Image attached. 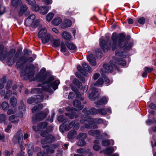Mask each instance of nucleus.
<instances>
[{
    "label": "nucleus",
    "mask_w": 156,
    "mask_h": 156,
    "mask_svg": "<svg viewBox=\"0 0 156 156\" xmlns=\"http://www.w3.org/2000/svg\"><path fill=\"white\" fill-rule=\"evenodd\" d=\"M125 38V36L124 34L120 33L117 35L116 33H114L112 34L111 37L112 41V46L109 38L107 39V41L105 40L100 39V46L105 52L107 51L108 50L110 49L111 47L113 51L115 50L118 45L125 50H128L132 47L133 44L131 42L126 41L123 45Z\"/></svg>",
    "instance_id": "f257e3e1"
},
{
    "label": "nucleus",
    "mask_w": 156,
    "mask_h": 156,
    "mask_svg": "<svg viewBox=\"0 0 156 156\" xmlns=\"http://www.w3.org/2000/svg\"><path fill=\"white\" fill-rule=\"evenodd\" d=\"M46 69L42 68L36 76L38 81L42 82L43 84H47L46 86H43L41 88H37L35 89L36 91L38 94H41L43 91H47L49 93L53 92V89L55 90L58 88L60 83L59 80H56L52 82L55 78L47 72H45Z\"/></svg>",
    "instance_id": "f03ea898"
},
{
    "label": "nucleus",
    "mask_w": 156,
    "mask_h": 156,
    "mask_svg": "<svg viewBox=\"0 0 156 156\" xmlns=\"http://www.w3.org/2000/svg\"><path fill=\"white\" fill-rule=\"evenodd\" d=\"M11 4L17 9L19 16H21L28 9L27 6L23 3L22 0H11Z\"/></svg>",
    "instance_id": "7ed1b4c3"
},
{
    "label": "nucleus",
    "mask_w": 156,
    "mask_h": 156,
    "mask_svg": "<svg viewBox=\"0 0 156 156\" xmlns=\"http://www.w3.org/2000/svg\"><path fill=\"white\" fill-rule=\"evenodd\" d=\"M33 61L34 59L32 57L22 56L19 58L18 61L16 63V66L17 69H21L23 68L25 63L31 62Z\"/></svg>",
    "instance_id": "20e7f679"
},
{
    "label": "nucleus",
    "mask_w": 156,
    "mask_h": 156,
    "mask_svg": "<svg viewBox=\"0 0 156 156\" xmlns=\"http://www.w3.org/2000/svg\"><path fill=\"white\" fill-rule=\"evenodd\" d=\"M38 37L41 38L42 43L45 44L48 43L51 37L50 34L47 32L46 28L41 29L39 32Z\"/></svg>",
    "instance_id": "39448f33"
},
{
    "label": "nucleus",
    "mask_w": 156,
    "mask_h": 156,
    "mask_svg": "<svg viewBox=\"0 0 156 156\" xmlns=\"http://www.w3.org/2000/svg\"><path fill=\"white\" fill-rule=\"evenodd\" d=\"M23 134L21 130H19L13 138V140L15 144L18 143L21 149L23 147Z\"/></svg>",
    "instance_id": "423d86ee"
},
{
    "label": "nucleus",
    "mask_w": 156,
    "mask_h": 156,
    "mask_svg": "<svg viewBox=\"0 0 156 156\" xmlns=\"http://www.w3.org/2000/svg\"><path fill=\"white\" fill-rule=\"evenodd\" d=\"M83 68H82L80 66H77V69L84 75L87 76L88 74L87 73V72H90L91 69L88 64L85 62H83L82 64Z\"/></svg>",
    "instance_id": "0eeeda50"
},
{
    "label": "nucleus",
    "mask_w": 156,
    "mask_h": 156,
    "mask_svg": "<svg viewBox=\"0 0 156 156\" xmlns=\"http://www.w3.org/2000/svg\"><path fill=\"white\" fill-rule=\"evenodd\" d=\"M48 113V112H42L33 116L32 119L33 123L36 124L37 122L43 119L47 116Z\"/></svg>",
    "instance_id": "6e6552de"
},
{
    "label": "nucleus",
    "mask_w": 156,
    "mask_h": 156,
    "mask_svg": "<svg viewBox=\"0 0 156 156\" xmlns=\"http://www.w3.org/2000/svg\"><path fill=\"white\" fill-rule=\"evenodd\" d=\"M55 140V138L52 135L47 134L46 137L41 140L42 144H46L48 143H51Z\"/></svg>",
    "instance_id": "1a4fd4ad"
},
{
    "label": "nucleus",
    "mask_w": 156,
    "mask_h": 156,
    "mask_svg": "<svg viewBox=\"0 0 156 156\" xmlns=\"http://www.w3.org/2000/svg\"><path fill=\"white\" fill-rule=\"evenodd\" d=\"M86 110V108H84L83 111L85 116H88L89 115H96L98 114V109H97L94 108H92L89 110Z\"/></svg>",
    "instance_id": "9d476101"
},
{
    "label": "nucleus",
    "mask_w": 156,
    "mask_h": 156,
    "mask_svg": "<svg viewBox=\"0 0 156 156\" xmlns=\"http://www.w3.org/2000/svg\"><path fill=\"white\" fill-rule=\"evenodd\" d=\"M76 121L75 120L72 121L69 123L68 126H65L64 124L63 123L60 126L59 130L62 133L63 132V129H64L66 131H68L74 125Z\"/></svg>",
    "instance_id": "9b49d317"
},
{
    "label": "nucleus",
    "mask_w": 156,
    "mask_h": 156,
    "mask_svg": "<svg viewBox=\"0 0 156 156\" xmlns=\"http://www.w3.org/2000/svg\"><path fill=\"white\" fill-rule=\"evenodd\" d=\"M20 74L21 78L25 80L32 78L34 76V73L32 71L30 72L27 74H26L24 71L22 70L20 72Z\"/></svg>",
    "instance_id": "f8f14e48"
},
{
    "label": "nucleus",
    "mask_w": 156,
    "mask_h": 156,
    "mask_svg": "<svg viewBox=\"0 0 156 156\" xmlns=\"http://www.w3.org/2000/svg\"><path fill=\"white\" fill-rule=\"evenodd\" d=\"M113 61H110V64H105L103 65V68L105 72H112L114 67H115V65L112 63Z\"/></svg>",
    "instance_id": "ddd939ff"
},
{
    "label": "nucleus",
    "mask_w": 156,
    "mask_h": 156,
    "mask_svg": "<svg viewBox=\"0 0 156 156\" xmlns=\"http://www.w3.org/2000/svg\"><path fill=\"white\" fill-rule=\"evenodd\" d=\"M35 18V16L34 14H31L27 19L25 24L27 26H31L33 23L34 20Z\"/></svg>",
    "instance_id": "4468645a"
},
{
    "label": "nucleus",
    "mask_w": 156,
    "mask_h": 156,
    "mask_svg": "<svg viewBox=\"0 0 156 156\" xmlns=\"http://www.w3.org/2000/svg\"><path fill=\"white\" fill-rule=\"evenodd\" d=\"M89 122H91L92 123H97L98 124H102L103 122V120L101 118H89L87 120Z\"/></svg>",
    "instance_id": "2eb2a0df"
},
{
    "label": "nucleus",
    "mask_w": 156,
    "mask_h": 156,
    "mask_svg": "<svg viewBox=\"0 0 156 156\" xmlns=\"http://www.w3.org/2000/svg\"><path fill=\"white\" fill-rule=\"evenodd\" d=\"M6 51L4 49V46L2 44H0V59L3 60L6 57Z\"/></svg>",
    "instance_id": "dca6fc26"
},
{
    "label": "nucleus",
    "mask_w": 156,
    "mask_h": 156,
    "mask_svg": "<svg viewBox=\"0 0 156 156\" xmlns=\"http://www.w3.org/2000/svg\"><path fill=\"white\" fill-rule=\"evenodd\" d=\"M21 50H20L19 49L18 50L14 56L13 59L11 61H10V59H9L7 61V62L9 65H10L12 66L14 64V62L16 61L17 59L19 57L20 55L21 54Z\"/></svg>",
    "instance_id": "f3484780"
},
{
    "label": "nucleus",
    "mask_w": 156,
    "mask_h": 156,
    "mask_svg": "<svg viewBox=\"0 0 156 156\" xmlns=\"http://www.w3.org/2000/svg\"><path fill=\"white\" fill-rule=\"evenodd\" d=\"M91 92L89 95V98L91 100H95V97L94 95L98 92V89L95 87H93L91 88Z\"/></svg>",
    "instance_id": "a211bd4d"
},
{
    "label": "nucleus",
    "mask_w": 156,
    "mask_h": 156,
    "mask_svg": "<svg viewBox=\"0 0 156 156\" xmlns=\"http://www.w3.org/2000/svg\"><path fill=\"white\" fill-rule=\"evenodd\" d=\"M87 59L90 63L93 66H95L96 65L95 58L92 55H89L87 57Z\"/></svg>",
    "instance_id": "6ab92c4d"
},
{
    "label": "nucleus",
    "mask_w": 156,
    "mask_h": 156,
    "mask_svg": "<svg viewBox=\"0 0 156 156\" xmlns=\"http://www.w3.org/2000/svg\"><path fill=\"white\" fill-rule=\"evenodd\" d=\"M66 115L69 117L70 119H73L74 118H77L78 116V114L76 112H71L69 113H65Z\"/></svg>",
    "instance_id": "aec40b11"
},
{
    "label": "nucleus",
    "mask_w": 156,
    "mask_h": 156,
    "mask_svg": "<svg viewBox=\"0 0 156 156\" xmlns=\"http://www.w3.org/2000/svg\"><path fill=\"white\" fill-rule=\"evenodd\" d=\"M100 131L97 129L91 130H90L88 133L89 135L92 136L97 135L96 136V138H98V136L100 135Z\"/></svg>",
    "instance_id": "412c9836"
},
{
    "label": "nucleus",
    "mask_w": 156,
    "mask_h": 156,
    "mask_svg": "<svg viewBox=\"0 0 156 156\" xmlns=\"http://www.w3.org/2000/svg\"><path fill=\"white\" fill-rule=\"evenodd\" d=\"M9 119L12 122L16 124L19 121V116L17 115H12L9 116Z\"/></svg>",
    "instance_id": "4be33fe9"
},
{
    "label": "nucleus",
    "mask_w": 156,
    "mask_h": 156,
    "mask_svg": "<svg viewBox=\"0 0 156 156\" xmlns=\"http://www.w3.org/2000/svg\"><path fill=\"white\" fill-rule=\"evenodd\" d=\"M73 104L74 106L79 110H81L83 108V106L81 105V103L77 100L74 101Z\"/></svg>",
    "instance_id": "5701e85b"
},
{
    "label": "nucleus",
    "mask_w": 156,
    "mask_h": 156,
    "mask_svg": "<svg viewBox=\"0 0 156 156\" xmlns=\"http://www.w3.org/2000/svg\"><path fill=\"white\" fill-rule=\"evenodd\" d=\"M116 56H119L122 57H125L127 55L126 52L125 51H122L121 49L116 50L115 52Z\"/></svg>",
    "instance_id": "b1692460"
},
{
    "label": "nucleus",
    "mask_w": 156,
    "mask_h": 156,
    "mask_svg": "<svg viewBox=\"0 0 156 156\" xmlns=\"http://www.w3.org/2000/svg\"><path fill=\"white\" fill-rule=\"evenodd\" d=\"M34 151V147L33 144L32 143H30L29 144L28 147V152L29 156H32Z\"/></svg>",
    "instance_id": "393cba45"
},
{
    "label": "nucleus",
    "mask_w": 156,
    "mask_h": 156,
    "mask_svg": "<svg viewBox=\"0 0 156 156\" xmlns=\"http://www.w3.org/2000/svg\"><path fill=\"white\" fill-rule=\"evenodd\" d=\"M62 19L60 17H56L52 21V23L55 26H58L62 22Z\"/></svg>",
    "instance_id": "a878e982"
},
{
    "label": "nucleus",
    "mask_w": 156,
    "mask_h": 156,
    "mask_svg": "<svg viewBox=\"0 0 156 156\" xmlns=\"http://www.w3.org/2000/svg\"><path fill=\"white\" fill-rule=\"evenodd\" d=\"M61 35L63 38L66 40H69L71 38V34L69 33L66 31L62 32Z\"/></svg>",
    "instance_id": "bb28decb"
},
{
    "label": "nucleus",
    "mask_w": 156,
    "mask_h": 156,
    "mask_svg": "<svg viewBox=\"0 0 156 156\" xmlns=\"http://www.w3.org/2000/svg\"><path fill=\"white\" fill-rule=\"evenodd\" d=\"M43 105L41 104H39L35 106L32 109V113L35 112L42 109Z\"/></svg>",
    "instance_id": "cd10ccee"
},
{
    "label": "nucleus",
    "mask_w": 156,
    "mask_h": 156,
    "mask_svg": "<svg viewBox=\"0 0 156 156\" xmlns=\"http://www.w3.org/2000/svg\"><path fill=\"white\" fill-rule=\"evenodd\" d=\"M49 10V7L48 6H42L40 9V12L43 15L46 14Z\"/></svg>",
    "instance_id": "c85d7f7f"
},
{
    "label": "nucleus",
    "mask_w": 156,
    "mask_h": 156,
    "mask_svg": "<svg viewBox=\"0 0 156 156\" xmlns=\"http://www.w3.org/2000/svg\"><path fill=\"white\" fill-rule=\"evenodd\" d=\"M108 99L105 97H103L99 101L95 102L97 105H100L102 104H105L107 103Z\"/></svg>",
    "instance_id": "c756f323"
},
{
    "label": "nucleus",
    "mask_w": 156,
    "mask_h": 156,
    "mask_svg": "<svg viewBox=\"0 0 156 156\" xmlns=\"http://www.w3.org/2000/svg\"><path fill=\"white\" fill-rule=\"evenodd\" d=\"M77 134L76 131L72 130L69 131L67 135L68 138L69 139H73L74 136H76Z\"/></svg>",
    "instance_id": "7c9ffc66"
},
{
    "label": "nucleus",
    "mask_w": 156,
    "mask_h": 156,
    "mask_svg": "<svg viewBox=\"0 0 156 156\" xmlns=\"http://www.w3.org/2000/svg\"><path fill=\"white\" fill-rule=\"evenodd\" d=\"M73 83L79 89H82L83 87L82 83L76 79H75L73 80Z\"/></svg>",
    "instance_id": "2f4dec72"
},
{
    "label": "nucleus",
    "mask_w": 156,
    "mask_h": 156,
    "mask_svg": "<svg viewBox=\"0 0 156 156\" xmlns=\"http://www.w3.org/2000/svg\"><path fill=\"white\" fill-rule=\"evenodd\" d=\"M66 44L68 48L71 50H75L76 49L75 45L71 42H66Z\"/></svg>",
    "instance_id": "473e14b6"
},
{
    "label": "nucleus",
    "mask_w": 156,
    "mask_h": 156,
    "mask_svg": "<svg viewBox=\"0 0 156 156\" xmlns=\"http://www.w3.org/2000/svg\"><path fill=\"white\" fill-rule=\"evenodd\" d=\"M58 120L59 122H64V124L68 121V119L64 115H61L58 117Z\"/></svg>",
    "instance_id": "72a5a7b5"
},
{
    "label": "nucleus",
    "mask_w": 156,
    "mask_h": 156,
    "mask_svg": "<svg viewBox=\"0 0 156 156\" xmlns=\"http://www.w3.org/2000/svg\"><path fill=\"white\" fill-rule=\"evenodd\" d=\"M116 63L122 66L126 65V62L125 60L122 58H119L116 60Z\"/></svg>",
    "instance_id": "f704fd0d"
},
{
    "label": "nucleus",
    "mask_w": 156,
    "mask_h": 156,
    "mask_svg": "<svg viewBox=\"0 0 156 156\" xmlns=\"http://www.w3.org/2000/svg\"><path fill=\"white\" fill-rule=\"evenodd\" d=\"M114 149L112 147H108L104 150V152L105 154L108 155L112 153Z\"/></svg>",
    "instance_id": "c9c22d12"
},
{
    "label": "nucleus",
    "mask_w": 156,
    "mask_h": 156,
    "mask_svg": "<svg viewBox=\"0 0 156 156\" xmlns=\"http://www.w3.org/2000/svg\"><path fill=\"white\" fill-rule=\"evenodd\" d=\"M17 101L16 98L14 97H12L10 100V104L13 107L15 106L17 104Z\"/></svg>",
    "instance_id": "e433bc0d"
},
{
    "label": "nucleus",
    "mask_w": 156,
    "mask_h": 156,
    "mask_svg": "<svg viewBox=\"0 0 156 156\" xmlns=\"http://www.w3.org/2000/svg\"><path fill=\"white\" fill-rule=\"evenodd\" d=\"M52 42V46L55 48L58 47L60 45V41L59 39H53Z\"/></svg>",
    "instance_id": "4c0bfd02"
},
{
    "label": "nucleus",
    "mask_w": 156,
    "mask_h": 156,
    "mask_svg": "<svg viewBox=\"0 0 156 156\" xmlns=\"http://www.w3.org/2000/svg\"><path fill=\"white\" fill-rule=\"evenodd\" d=\"M34 98H35V99L36 100V102H41L43 101V100L44 96H43L41 95H36L34 96Z\"/></svg>",
    "instance_id": "58836bf2"
},
{
    "label": "nucleus",
    "mask_w": 156,
    "mask_h": 156,
    "mask_svg": "<svg viewBox=\"0 0 156 156\" xmlns=\"http://www.w3.org/2000/svg\"><path fill=\"white\" fill-rule=\"evenodd\" d=\"M2 109L4 111H7L9 107L8 103L6 101L3 102L2 103Z\"/></svg>",
    "instance_id": "ea45409f"
},
{
    "label": "nucleus",
    "mask_w": 156,
    "mask_h": 156,
    "mask_svg": "<svg viewBox=\"0 0 156 156\" xmlns=\"http://www.w3.org/2000/svg\"><path fill=\"white\" fill-rule=\"evenodd\" d=\"M90 151L89 149H87L86 150L85 149L83 148H81L78 149L77 150V153L80 154H83L85 153H88Z\"/></svg>",
    "instance_id": "a19ab883"
},
{
    "label": "nucleus",
    "mask_w": 156,
    "mask_h": 156,
    "mask_svg": "<svg viewBox=\"0 0 156 156\" xmlns=\"http://www.w3.org/2000/svg\"><path fill=\"white\" fill-rule=\"evenodd\" d=\"M87 137V134L84 133H80L77 136V138L80 140H84Z\"/></svg>",
    "instance_id": "79ce46f5"
},
{
    "label": "nucleus",
    "mask_w": 156,
    "mask_h": 156,
    "mask_svg": "<svg viewBox=\"0 0 156 156\" xmlns=\"http://www.w3.org/2000/svg\"><path fill=\"white\" fill-rule=\"evenodd\" d=\"M47 125V123L46 122H41L38 124V127L40 130L41 129L45 128Z\"/></svg>",
    "instance_id": "37998d69"
},
{
    "label": "nucleus",
    "mask_w": 156,
    "mask_h": 156,
    "mask_svg": "<svg viewBox=\"0 0 156 156\" xmlns=\"http://www.w3.org/2000/svg\"><path fill=\"white\" fill-rule=\"evenodd\" d=\"M103 83V79L100 78L98 80L97 82L94 84V85L95 86L101 85Z\"/></svg>",
    "instance_id": "c03bdc74"
},
{
    "label": "nucleus",
    "mask_w": 156,
    "mask_h": 156,
    "mask_svg": "<svg viewBox=\"0 0 156 156\" xmlns=\"http://www.w3.org/2000/svg\"><path fill=\"white\" fill-rule=\"evenodd\" d=\"M66 45V44H65L64 42H62L61 43V52H65L66 51L67 48Z\"/></svg>",
    "instance_id": "a18cd8bd"
},
{
    "label": "nucleus",
    "mask_w": 156,
    "mask_h": 156,
    "mask_svg": "<svg viewBox=\"0 0 156 156\" xmlns=\"http://www.w3.org/2000/svg\"><path fill=\"white\" fill-rule=\"evenodd\" d=\"M98 114L102 115H105L107 114V111L106 109L101 108L98 109Z\"/></svg>",
    "instance_id": "49530a36"
},
{
    "label": "nucleus",
    "mask_w": 156,
    "mask_h": 156,
    "mask_svg": "<svg viewBox=\"0 0 156 156\" xmlns=\"http://www.w3.org/2000/svg\"><path fill=\"white\" fill-rule=\"evenodd\" d=\"M54 16V14L53 12H50L47 15L46 17L47 20L48 22H50Z\"/></svg>",
    "instance_id": "de8ad7c7"
},
{
    "label": "nucleus",
    "mask_w": 156,
    "mask_h": 156,
    "mask_svg": "<svg viewBox=\"0 0 156 156\" xmlns=\"http://www.w3.org/2000/svg\"><path fill=\"white\" fill-rule=\"evenodd\" d=\"M27 102L29 104H32L34 103H36L35 98L34 96L31 97V98H29L27 100Z\"/></svg>",
    "instance_id": "09e8293b"
},
{
    "label": "nucleus",
    "mask_w": 156,
    "mask_h": 156,
    "mask_svg": "<svg viewBox=\"0 0 156 156\" xmlns=\"http://www.w3.org/2000/svg\"><path fill=\"white\" fill-rule=\"evenodd\" d=\"M86 144V143L84 140L83 139L80 140L77 144L78 146L80 147H83L85 146Z\"/></svg>",
    "instance_id": "8fccbe9b"
},
{
    "label": "nucleus",
    "mask_w": 156,
    "mask_h": 156,
    "mask_svg": "<svg viewBox=\"0 0 156 156\" xmlns=\"http://www.w3.org/2000/svg\"><path fill=\"white\" fill-rule=\"evenodd\" d=\"M72 25L71 21L70 20H66L65 22L64 28H68L71 26Z\"/></svg>",
    "instance_id": "3c124183"
},
{
    "label": "nucleus",
    "mask_w": 156,
    "mask_h": 156,
    "mask_svg": "<svg viewBox=\"0 0 156 156\" xmlns=\"http://www.w3.org/2000/svg\"><path fill=\"white\" fill-rule=\"evenodd\" d=\"M31 9L34 11H37L40 9L38 5L36 4L33 5H31Z\"/></svg>",
    "instance_id": "603ef678"
},
{
    "label": "nucleus",
    "mask_w": 156,
    "mask_h": 156,
    "mask_svg": "<svg viewBox=\"0 0 156 156\" xmlns=\"http://www.w3.org/2000/svg\"><path fill=\"white\" fill-rule=\"evenodd\" d=\"M42 147L44 148H46V147H48L47 151V152L48 153L52 154L54 153L55 152V150L51 148L49 146H42Z\"/></svg>",
    "instance_id": "864d4df0"
},
{
    "label": "nucleus",
    "mask_w": 156,
    "mask_h": 156,
    "mask_svg": "<svg viewBox=\"0 0 156 156\" xmlns=\"http://www.w3.org/2000/svg\"><path fill=\"white\" fill-rule=\"evenodd\" d=\"M111 143L109 140H103L102 142V144L103 146H108L110 145Z\"/></svg>",
    "instance_id": "5fc2aeb1"
},
{
    "label": "nucleus",
    "mask_w": 156,
    "mask_h": 156,
    "mask_svg": "<svg viewBox=\"0 0 156 156\" xmlns=\"http://www.w3.org/2000/svg\"><path fill=\"white\" fill-rule=\"evenodd\" d=\"M40 20H36L34 22H33L31 27L33 28H36L37 26L39 25L40 24Z\"/></svg>",
    "instance_id": "6e6d98bb"
},
{
    "label": "nucleus",
    "mask_w": 156,
    "mask_h": 156,
    "mask_svg": "<svg viewBox=\"0 0 156 156\" xmlns=\"http://www.w3.org/2000/svg\"><path fill=\"white\" fill-rule=\"evenodd\" d=\"M16 111V109L10 108L9 109L7 112V114L8 115H10L15 113Z\"/></svg>",
    "instance_id": "4d7b16f0"
},
{
    "label": "nucleus",
    "mask_w": 156,
    "mask_h": 156,
    "mask_svg": "<svg viewBox=\"0 0 156 156\" xmlns=\"http://www.w3.org/2000/svg\"><path fill=\"white\" fill-rule=\"evenodd\" d=\"M12 91L10 90H8L6 92V94L5 95V98H8L10 97L12 95Z\"/></svg>",
    "instance_id": "13d9d810"
},
{
    "label": "nucleus",
    "mask_w": 156,
    "mask_h": 156,
    "mask_svg": "<svg viewBox=\"0 0 156 156\" xmlns=\"http://www.w3.org/2000/svg\"><path fill=\"white\" fill-rule=\"evenodd\" d=\"M76 98H80V100L81 101H83L84 99V98L83 97H82V95L78 91L77 93H76Z\"/></svg>",
    "instance_id": "bf43d9fd"
},
{
    "label": "nucleus",
    "mask_w": 156,
    "mask_h": 156,
    "mask_svg": "<svg viewBox=\"0 0 156 156\" xmlns=\"http://www.w3.org/2000/svg\"><path fill=\"white\" fill-rule=\"evenodd\" d=\"M138 22L141 24H143L145 23V19L143 17L140 18L138 20Z\"/></svg>",
    "instance_id": "052dcab7"
},
{
    "label": "nucleus",
    "mask_w": 156,
    "mask_h": 156,
    "mask_svg": "<svg viewBox=\"0 0 156 156\" xmlns=\"http://www.w3.org/2000/svg\"><path fill=\"white\" fill-rule=\"evenodd\" d=\"M20 104L21 105V106L19 107V108L20 109H23V111L25 110V105L23 101H20Z\"/></svg>",
    "instance_id": "680f3d73"
},
{
    "label": "nucleus",
    "mask_w": 156,
    "mask_h": 156,
    "mask_svg": "<svg viewBox=\"0 0 156 156\" xmlns=\"http://www.w3.org/2000/svg\"><path fill=\"white\" fill-rule=\"evenodd\" d=\"M88 124H85V128L89 129H91L92 128V123L91 122H88Z\"/></svg>",
    "instance_id": "e2e57ef3"
},
{
    "label": "nucleus",
    "mask_w": 156,
    "mask_h": 156,
    "mask_svg": "<svg viewBox=\"0 0 156 156\" xmlns=\"http://www.w3.org/2000/svg\"><path fill=\"white\" fill-rule=\"evenodd\" d=\"M12 82L11 80L8 81L7 83L6 86V89L8 90L10 88L12 85Z\"/></svg>",
    "instance_id": "0e129e2a"
},
{
    "label": "nucleus",
    "mask_w": 156,
    "mask_h": 156,
    "mask_svg": "<svg viewBox=\"0 0 156 156\" xmlns=\"http://www.w3.org/2000/svg\"><path fill=\"white\" fill-rule=\"evenodd\" d=\"M6 117L5 115H0V122H4L5 120Z\"/></svg>",
    "instance_id": "69168bd1"
},
{
    "label": "nucleus",
    "mask_w": 156,
    "mask_h": 156,
    "mask_svg": "<svg viewBox=\"0 0 156 156\" xmlns=\"http://www.w3.org/2000/svg\"><path fill=\"white\" fill-rule=\"evenodd\" d=\"M153 69L152 68H148L146 67L145 68L144 71L146 72L147 73H149L152 71Z\"/></svg>",
    "instance_id": "338daca9"
},
{
    "label": "nucleus",
    "mask_w": 156,
    "mask_h": 156,
    "mask_svg": "<svg viewBox=\"0 0 156 156\" xmlns=\"http://www.w3.org/2000/svg\"><path fill=\"white\" fill-rule=\"evenodd\" d=\"M5 7L1 6H0V15H2L5 12Z\"/></svg>",
    "instance_id": "774afa93"
}]
</instances>
